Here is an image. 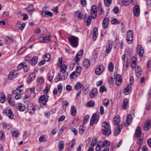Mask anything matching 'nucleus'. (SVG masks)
I'll use <instances>...</instances> for the list:
<instances>
[{
	"label": "nucleus",
	"mask_w": 151,
	"mask_h": 151,
	"mask_svg": "<svg viewBox=\"0 0 151 151\" xmlns=\"http://www.w3.org/2000/svg\"><path fill=\"white\" fill-rule=\"evenodd\" d=\"M61 73L62 74V75L61 74L59 73L56 76L55 79V82L65 80L68 78V74L67 72H63Z\"/></svg>",
	"instance_id": "1"
},
{
	"label": "nucleus",
	"mask_w": 151,
	"mask_h": 151,
	"mask_svg": "<svg viewBox=\"0 0 151 151\" xmlns=\"http://www.w3.org/2000/svg\"><path fill=\"white\" fill-rule=\"evenodd\" d=\"M68 40L71 45L74 47H76L78 45V38L74 36H70L68 38Z\"/></svg>",
	"instance_id": "2"
},
{
	"label": "nucleus",
	"mask_w": 151,
	"mask_h": 151,
	"mask_svg": "<svg viewBox=\"0 0 151 151\" xmlns=\"http://www.w3.org/2000/svg\"><path fill=\"white\" fill-rule=\"evenodd\" d=\"M99 118V113H94L92 115L90 121V125L92 126L93 124H96Z\"/></svg>",
	"instance_id": "3"
},
{
	"label": "nucleus",
	"mask_w": 151,
	"mask_h": 151,
	"mask_svg": "<svg viewBox=\"0 0 151 151\" xmlns=\"http://www.w3.org/2000/svg\"><path fill=\"white\" fill-rule=\"evenodd\" d=\"M48 96L47 97L46 95H44L41 96L39 98L38 102L39 103H41V107H43L45 105L48 100Z\"/></svg>",
	"instance_id": "4"
},
{
	"label": "nucleus",
	"mask_w": 151,
	"mask_h": 151,
	"mask_svg": "<svg viewBox=\"0 0 151 151\" xmlns=\"http://www.w3.org/2000/svg\"><path fill=\"white\" fill-rule=\"evenodd\" d=\"M126 38L128 43L131 44L133 39V33L131 30H129L127 31Z\"/></svg>",
	"instance_id": "5"
},
{
	"label": "nucleus",
	"mask_w": 151,
	"mask_h": 151,
	"mask_svg": "<svg viewBox=\"0 0 151 151\" xmlns=\"http://www.w3.org/2000/svg\"><path fill=\"white\" fill-rule=\"evenodd\" d=\"M91 13L92 18L95 19L97 15V8L96 5H93L92 6Z\"/></svg>",
	"instance_id": "6"
},
{
	"label": "nucleus",
	"mask_w": 151,
	"mask_h": 151,
	"mask_svg": "<svg viewBox=\"0 0 151 151\" xmlns=\"http://www.w3.org/2000/svg\"><path fill=\"white\" fill-rule=\"evenodd\" d=\"M18 73L17 71L13 70L11 71L9 74L8 76V79L9 80H11L16 78L18 75Z\"/></svg>",
	"instance_id": "7"
},
{
	"label": "nucleus",
	"mask_w": 151,
	"mask_h": 151,
	"mask_svg": "<svg viewBox=\"0 0 151 151\" xmlns=\"http://www.w3.org/2000/svg\"><path fill=\"white\" fill-rule=\"evenodd\" d=\"M133 13L134 15L136 17H138L140 13V9L139 6L136 5H135L133 9Z\"/></svg>",
	"instance_id": "8"
},
{
	"label": "nucleus",
	"mask_w": 151,
	"mask_h": 151,
	"mask_svg": "<svg viewBox=\"0 0 151 151\" xmlns=\"http://www.w3.org/2000/svg\"><path fill=\"white\" fill-rule=\"evenodd\" d=\"M105 68L102 65H99L98 68L96 69L95 71V73L97 75H100L104 70Z\"/></svg>",
	"instance_id": "9"
},
{
	"label": "nucleus",
	"mask_w": 151,
	"mask_h": 151,
	"mask_svg": "<svg viewBox=\"0 0 151 151\" xmlns=\"http://www.w3.org/2000/svg\"><path fill=\"white\" fill-rule=\"evenodd\" d=\"M27 108L28 112L30 113H33L35 111V107L32 103L29 104Z\"/></svg>",
	"instance_id": "10"
},
{
	"label": "nucleus",
	"mask_w": 151,
	"mask_h": 151,
	"mask_svg": "<svg viewBox=\"0 0 151 151\" xmlns=\"http://www.w3.org/2000/svg\"><path fill=\"white\" fill-rule=\"evenodd\" d=\"M51 36L49 35L45 37H43L40 38V41L44 43H49L52 42L50 38Z\"/></svg>",
	"instance_id": "11"
},
{
	"label": "nucleus",
	"mask_w": 151,
	"mask_h": 151,
	"mask_svg": "<svg viewBox=\"0 0 151 151\" xmlns=\"http://www.w3.org/2000/svg\"><path fill=\"white\" fill-rule=\"evenodd\" d=\"M97 94V89L96 88H93L90 91V96L91 98H93L96 96Z\"/></svg>",
	"instance_id": "12"
},
{
	"label": "nucleus",
	"mask_w": 151,
	"mask_h": 151,
	"mask_svg": "<svg viewBox=\"0 0 151 151\" xmlns=\"http://www.w3.org/2000/svg\"><path fill=\"white\" fill-rule=\"evenodd\" d=\"M137 52L139 56H142L144 52L143 48L140 45H138L137 48Z\"/></svg>",
	"instance_id": "13"
},
{
	"label": "nucleus",
	"mask_w": 151,
	"mask_h": 151,
	"mask_svg": "<svg viewBox=\"0 0 151 151\" xmlns=\"http://www.w3.org/2000/svg\"><path fill=\"white\" fill-rule=\"evenodd\" d=\"M122 128V125L121 124L118 125L116 126L114 130V135L115 136L117 135L121 131Z\"/></svg>",
	"instance_id": "14"
},
{
	"label": "nucleus",
	"mask_w": 151,
	"mask_h": 151,
	"mask_svg": "<svg viewBox=\"0 0 151 151\" xmlns=\"http://www.w3.org/2000/svg\"><path fill=\"white\" fill-rule=\"evenodd\" d=\"M116 84L117 86L120 85L122 82V78L121 75L117 74L116 78Z\"/></svg>",
	"instance_id": "15"
},
{
	"label": "nucleus",
	"mask_w": 151,
	"mask_h": 151,
	"mask_svg": "<svg viewBox=\"0 0 151 151\" xmlns=\"http://www.w3.org/2000/svg\"><path fill=\"white\" fill-rule=\"evenodd\" d=\"M121 118L118 115H116L113 119V122L114 125L117 126L120 122Z\"/></svg>",
	"instance_id": "16"
},
{
	"label": "nucleus",
	"mask_w": 151,
	"mask_h": 151,
	"mask_svg": "<svg viewBox=\"0 0 151 151\" xmlns=\"http://www.w3.org/2000/svg\"><path fill=\"white\" fill-rule=\"evenodd\" d=\"M4 112L6 114L7 116L10 119H12L14 118V115L13 114L12 110L11 109H7L5 111L3 110Z\"/></svg>",
	"instance_id": "17"
},
{
	"label": "nucleus",
	"mask_w": 151,
	"mask_h": 151,
	"mask_svg": "<svg viewBox=\"0 0 151 151\" xmlns=\"http://www.w3.org/2000/svg\"><path fill=\"white\" fill-rule=\"evenodd\" d=\"M83 54V51L82 50H81L77 54L76 57V60L77 63L82 57Z\"/></svg>",
	"instance_id": "18"
},
{
	"label": "nucleus",
	"mask_w": 151,
	"mask_h": 151,
	"mask_svg": "<svg viewBox=\"0 0 151 151\" xmlns=\"http://www.w3.org/2000/svg\"><path fill=\"white\" fill-rule=\"evenodd\" d=\"M17 109L20 111H23L26 109L24 105L21 103H18L17 104Z\"/></svg>",
	"instance_id": "19"
},
{
	"label": "nucleus",
	"mask_w": 151,
	"mask_h": 151,
	"mask_svg": "<svg viewBox=\"0 0 151 151\" xmlns=\"http://www.w3.org/2000/svg\"><path fill=\"white\" fill-rule=\"evenodd\" d=\"M132 0H119V3L122 6H127L132 2Z\"/></svg>",
	"instance_id": "20"
},
{
	"label": "nucleus",
	"mask_w": 151,
	"mask_h": 151,
	"mask_svg": "<svg viewBox=\"0 0 151 151\" xmlns=\"http://www.w3.org/2000/svg\"><path fill=\"white\" fill-rule=\"evenodd\" d=\"M151 127V121L150 120L147 121L144 126V129L145 130L147 131L150 129Z\"/></svg>",
	"instance_id": "21"
},
{
	"label": "nucleus",
	"mask_w": 151,
	"mask_h": 151,
	"mask_svg": "<svg viewBox=\"0 0 151 151\" xmlns=\"http://www.w3.org/2000/svg\"><path fill=\"white\" fill-rule=\"evenodd\" d=\"M41 14L42 16L45 17H46L47 16L52 17L53 15V13L52 12L44 10H42L41 11Z\"/></svg>",
	"instance_id": "22"
},
{
	"label": "nucleus",
	"mask_w": 151,
	"mask_h": 151,
	"mask_svg": "<svg viewBox=\"0 0 151 151\" xmlns=\"http://www.w3.org/2000/svg\"><path fill=\"white\" fill-rule=\"evenodd\" d=\"M102 133L104 135H109L111 134V130L109 128H104L102 129Z\"/></svg>",
	"instance_id": "23"
},
{
	"label": "nucleus",
	"mask_w": 151,
	"mask_h": 151,
	"mask_svg": "<svg viewBox=\"0 0 151 151\" xmlns=\"http://www.w3.org/2000/svg\"><path fill=\"white\" fill-rule=\"evenodd\" d=\"M132 90L131 86L130 85H128L124 91V93L127 95Z\"/></svg>",
	"instance_id": "24"
},
{
	"label": "nucleus",
	"mask_w": 151,
	"mask_h": 151,
	"mask_svg": "<svg viewBox=\"0 0 151 151\" xmlns=\"http://www.w3.org/2000/svg\"><path fill=\"white\" fill-rule=\"evenodd\" d=\"M135 135L137 137L143 136V135L141 133L140 129L139 127H137L136 129Z\"/></svg>",
	"instance_id": "25"
},
{
	"label": "nucleus",
	"mask_w": 151,
	"mask_h": 151,
	"mask_svg": "<svg viewBox=\"0 0 151 151\" xmlns=\"http://www.w3.org/2000/svg\"><path fill=\"white\" fill-rule=\"evenodd\" d=\"M76 142V141L75 139H73L71 141L69 144V146L70 147L68 148V150L69 151L71 150L75 146Z\"/></svg>",
	"instance_id": "26"
},
{
	"label": "nucleus",
	"mask_w": 151,
	"mask_h": 151,
	"mask_svg": "<svg viewBox=\"0 0 151 151\" xmlns=\"http://www.w3.org/2000/svg\"><path fill=\"white\" fill-rule=\"evenodd\" d=\"M6 100L5 95L3 92L0 93V102L1 103H4Z\"/></svg>",
	"instance_id": "27"
},
{
	"label": "nucleus",
	"mask_w": 151,
	"mask_h": 151,
	"mask_svg": "<svg viewBox=\"0 0 151 151\" xmlns=\"http://www.w3.org/2000/svg\"><path fill=\"white\" fill-rule=\"evenodd\" d=\"M136 75L137 77H139L142 73V69L140 67L137 66L136 70Z\"/></svg>",
	"instance_id": "28"
},
{
	"label": "nucleus",
	"mask_w": 151,
	"mask_h": 151,
	"mask_svg": "<svg viewBox=\"0 0 151 151\" xmlns=\"http://www.w3.org/2000/svg\"><path fill=\"white\" fill-rule=\"evenodd\" d=\"M102 24L103 27L104 28H106L107 27L109 24V20L108 18L105 17L103 21Z\"/></svg>",
	"instance_id": "29"
},
{
	"label": "nucleus",
	"mask_w": 151,
	"mask_h": 151,
	"mask_svg": "<svg viewBox=\"0 0 151 151\" xmlns=\"http://www.w3.org/2000/svg\"><path fill=\"white\" fill-rule=\"evenodd\" d=\"M81 70L82 68L81 66H78L76 68V71H74L77 74L76 75V77H78L80 75Z\"/></svg>",
	"instance_id": "30"
},
{
	"label": "nucleus",
	"mask_w": 151,
	"mask_h": 151,
	"mask_svg": "<svg viewBox=\"0 0 151 151\" xmlns=\"http://www.w3.org/2000/svg\"><path fill=\"white\" fill-rule=\"evenodd\" d=\"M76 107L73 105L72 106L71 109V113L72 116H74L76 114Z\"/></svg>",
	"instance_id": "31"
},
{
	"label": "nucleus",
	"mask_w": 151,
	"mask_h": 151,
	"mask_svg": "<svg viewBox=\"0 0 151 151\" xmlns=\"http://www.w3.org/2000/svg\"><path fill=\"white\" fill-rule=\"evenodd\" d=\"M17 25L18 26L19 28L22 31L25 26V23L21 24L20 22H18L17 24Z\"/></svg>",
	"instance_id": "32"
},
{
	"label": "nucleus",
	"mask_w": 151,
	"mask_h": 151,
	"mask_svg": "<svg viewBox=\"0 0 151 151\" xmlns=\"http://www.w3.org/2000/svg\"><path fill=\"white\" fill-rule=\"evenodd\" d=\"M132 116L130 114L128 115L126 119V122L127 124L128 125L132 123Z\"/></svg>",
	"instance_id": "33"
},
{
	"label": "nucleus",
	"mask_w": 151,
	"mask_h": 151,
	"mask_svg": "<svg viewBox=\"0 0 151 151\" xmlns=\"http://www.w3.org/2000/svg\"><path fill=\"white\" fill-rule=\"evenodd\" d=\"M12 135L14 137H17L19 134L18 131L16 129H13L12 130Z\"/></svg>",
	"instance_id": "34"
},
{
	"label": "nucleus",
	"mask_w": 151,
	"mask_h": 151,
	"mask_svg": "<svg viewBox=\"0 0 151 151\" xmlns=\"http://www.w3.org/2000/svg\"><path fill=\"white\" fill-rule=\"evenodd\" d=\"M67 69V67L66 65L63 64L60 65V73L67 72L66 70Z\"/></svg>",
	"instance_id": "35"
},
{
	"label": "nucleus",
	"mask_w": 151,
	"mask_h": 151,
	"mask_svg": "<svg viewBox=\"0 0 151 151\" xmlns=\"http://www.w3.org/2000/svg\"><path fill=\"white\" fill-rule=\"evenodd\" d=\"M95 104V102L93 101H91L86 103V106L88 107H93Z\"/></svg>",
	"instance_id": "36"
},
{
	"label": "nucleus",
	"mask_w": 151,
	"mask_h": 151,
	"mask_svg": "<svg viewBox=\"0 0 151 151\" xmlns=\"http://www.w3.org/2000/svg\"><path fill=\"white\" fill-rule=\"evenodd\" d=\"M90 63L89 60L88 59H85L83 62V65L86 68H87L90 65Z\"/></svg>",
	"instance_id": "37"
},
{
	"label": "nucleus",
	"mask_w": 151,
	"mask_h": 151,
	"mask_svg": "<svg viewBox=\"0 0 151 151\" xmlns=\"http://www.w3.org/2000/svg\"><path fill=\"white\" fill-rule=\"evenodd\" d=\"M76 15L78 17V19L81 20L83 18V14L79 11H77L76 12Z\"/></svg>",
	"instance_id": "38"
},
{
	"label": "nucleus",
	"mask_w": 151,
	"mask_h": 151,
	"mask_svg": "<svg viewBox=\"0 0 151 151\" xmlns=\"http://www.w3.org/2000/svg\"><path fill=\"white\" fill-rule=\"evenodd\" d=\"M4 40L5 42L9 44L12 43L14 41L13 39L12 38L9 37L7 36L5 38Z\"/></svg>",
	"instance_id": "39"
},
{
	"label": "nucleus",
	"mask_w": 151,
	"mask_h": 151,
	"mask_svg": "<svg viewBox=\"0 0 151 151\" xmlns=\"http://www.w3.org/2000/svg\"><path fill=\"white\" fill-rule=\"evenodd\" d=\"M38 58L36 56L34 57L31 61V63L32 65H35L37 62Z\"/></svg>",
	"instance_id": "40"
},
{
	"label": "nucleus",
	"mask_w": 151,
	"mask_h": 151,
	"mask_svg": "<svg viewBox=\"0 0 151 151\" xmlns=\"http://www.w3.org/2000/svg\"><path fill=\"white\" fill-rule=\"evenodd\" d=\"M83 86V85L81 84L80 82H78L76 83L75 86V88L76 90H79Z\"/></svg>",
	"instance_id": "41"
},
{
	"label": "nucleus",
	"mask_w": 151,
	"mask_h": 151,
	"mask_svg": "<svg viewBox=\"0 0 151 151\" xmlns=\"http://www.w3.org/2000/svg\"><path fill=\"white\" fill-rule=\"evenodd\" d=\"M136 58L135 57H134L132 58V61L131 63V66L132 69H134L136 66Z\"/></svg>",
	"instance_id": "42"
},
{
	"label": "nucleus",
	"mask_w": 151,
	"mask_h": 151,
	"mask_svg": "<svg viewBox=\"0 0 151 151\" xmlns=\"http://www.w3.org/2000/svg\"><path fill=\"white\" fill-rule=\"evenodd\" d=\"M104 4L106 7H109L112 3V0H104Z\"/></svg>",
	"instance_id": "43"
},
{
	"label": "nucleus",
	"mask_w": 151,
	"mask_h": 151,
	"mask_svg": "<svg viewBox=\"0 0 151 151\" xmlns=\"http://www.w3.org/2000/svg\"><path fill=\"white\" fill-rule=\"evenodd\" d=\"M98 12L99 13L100 15L103 13L104 10L103 8L100 4L98 5Z\"/></svg>",
	"instance_id": "44"
},
{
	"label": "nucleus",
	"mask_w": 151,
	"mask_h": 151,
	"mask_svg": "<svg viewBox=\"0 0 151 151\" xmlns=\"http://www.w3.org/2000/svg\"><path fill=\"white\" fill-rule=\"evenodd\" d=\"M128 101L127 99H125L124 100L123 105L124 109H127L128 106Z\"/></svg>",
	"instance_id": "45"
},
{
	"label": "nucleus",
	"mask_w": 151,
	"mask_h": 151,
	"mask_svg": "<svg viewBox=\"0 0 151 151\" xmlns=\"http://www.w3.org/2000/svg\"><path fill=\"white\" fill-rule=\"evenodd\" d=\"M86 130V128L83 125H81L79 128V133L82 134Z\"/></svg>",
	"instance_id": "46"
},
{
	"label": "nucleus",
	"mask_w": 151,
	"mask_h": 151,
	"mask_svg": "<svg viewBox=\"0 0 151 151\" xmlns=\"http://www.w3.org/2000/svg\"><path fill=\"white\" fill-rule=\"evenodd\" d=\"M2 126L4 128L7 129H9L11 127V125L10 124H8L6 122L3 123Z\"/></svg>",
	"instance_id": "47"
},
{
	"label": "nucleus",
	"mask_w": 151,
	"mask_h": 151,
	"mask_svg": "<svg viewBox=\"0 0 151 151\" xmlns=\"http://www.w3.org/2000/svg\"><path fill=\"white\" fill-rule=\"evenodd\" d=\"M112 47V45L111 44H109V46L106 47V51L108 53H109L111 51Z\"/></svg>",
	"instance_id": "48"
},
{
	"label": "nucleus",
	"mask_w": 151,
	"mask_h": 151,
	"mask_svg": "<svg viewBox=\"0 0 151 151\" xmlns=\"http://www.w3.org/2000/svg\"><path fill=\"white\" fill-rule=\"evenodd\" d=\"M57 88L58 92L60 93H61L63 90V84L61 83L59 84Z\"/></svg>",
	"instance_id": "49"
},
{
	"label": "nucleus",
	"mask_w": 151,
	"mask_h": 151,
	"mask_svg": "<svg viewBox=\"0 0 151 151\" xmlns=\"http://www.w3.org/2000/svg\"><path fill=\"white\" fill-rule=\"evenodd\" d=\"M89 116L88 115H86L84 117V120L83 124H85L87 123L89 119Z\"/></svg>",
	"instance_id": "50"
},
{
	"label": "nucleus",
	"mask_w": 151,
	"mask_h": 151,
	"mask_svg": "<svg viewBox=\"0 0 151 151\" xmlns=\"http://www.w3.org/2000/svg\"><path fill=\"white\" fill-rule=\"evenodd\" d=\"M58 147L60 149H62L64 147V144L63 141H60L58 144Z\"/></svg>",
	"instance_id": "51"
},
{
	"label": "nucleus",
	"mask_w": 151,
	"mask_h": 151,
	"mask_svg": "<svg viewBox=\"0 0 151 151\" xmlns=\"http://www.w3.org/2000/svg\"><path fill=\"white\" fill-rule=\"evenodd\" d=\"M109 70L110 72L113 71L114 69L113 64L112 62H110L108 66Z\"/></svg>",
	"instance_id": "52"
},
{
	"label": "nucleus",
	"mask_w": 151,
	"mask_h": 151,
	"mask_svg": "<svg viewBox=\"0 0 151 151\" xmlns=\"http://www.w3.org/2000/svg\"><path fill=\"white\" fill-rule=\"evenodd\" d=\"M26 48L25 47H23L21 48L19 51V54L22 55L24 53L26 50Z\"/></svg>",
	"instance_id": "53"
},
{
	"label": "nucleus",
	"mask_w": 151,
	"mask_h": 151,
	"mask_svg": "<svg viewBox=\"0 0 151 151\" xmlns=\"http://www.w3.org/2000/svg\"><path fill=\"white\" fill-rule=\"evenodd\" d=\"M50 58V55L49 54H46L44 56V60L46 61H49Z\"/></svg>",
	"instance_id": "54"
},
{
	"label": "nucleus",
	"mask_w": 151,
	"mask_h": 151,
	"mask_svg": "<svg viewBox=\"0 0 151 151\" xmlns=\"http://www.w3.org/2000/svg\"><path fill=\"white\" fill-rule=\"evenodd\" d=\"M102 125L105 128H109L110 127V124L106 122H103L102 123Z\"/></svg>",
	"instance_id": "55"
},
{
	"label": "nucleus",
	"mask_w": 151,
	"mask_h": 151,
	"mask_svg": "<svg viewBox=\"0 0 151 151\" xmlns=\"http://www.w3.org/2000/svg\"><path fill=\"white\" fill-rule=\"evenodd\" d=\"M106 91V88L104 86H101L100 88V92L103 93Z\"/></svg>",
	"instance_id": "56"
},
{
	"label": "nucleus",
	"mask_w": 151,
	"mask_h": 151,
	"mask_svg": "<svg viewBox=\"0 0 151 151\" xmlns=\"http://www.w3.org/2000/svg\"><path fill=\"white\" fill-rule=\"evenodd\" d=\"M25 64V62H23L20 63L17 66L18 69V70H20L22 68H23Z\"/></svg>",
	"instance_id": "57"
},
{
	"label": "nucleus",
	"mask_w": 151,
	"mask_h": 151,
	"mask_svg": "<svg viewBox=\"0 0 151 151\" xmlns=\"http://www.w3.org/2000/svg\"><path fill=\"white\" fill-rule=\"evenodd\" d=\"M91 17L90 16H89L87 19L86 20V25L87 26H89L91 23Z\"/></svg>",
	"instance_id": "58"
},
{
	"label": "nucleus",
	"mask_w": 151,
	"mask_h": 151,
	"mask_svg": "<svg viewBox=\"0 0 151 151\" xmlns=\"http://www.w3.org/2000/svg\"><path fill=\"white\" fill-rule=\"evenodd\" d=\"M97 142V140L96 139H93L91 143V145L92 147H94L96 145Z\"/></svg>",
	"instance_id": "59"
},
{
	"label": "nucleus",
	"mask_w": 151,
	"mask_h": 151,
	"mask_svg": "<svg viewBox=\"0 0 151 151\" xmlns=\"http://www.w3.org/2000/svg\"><path fill=\"white\" fill-rule=\"evenodd\" d=\"M109 104V100L108 99H106L104 100V102L103 103V105L104 106H106L108 105Z\"/></svg>",
	"instance_id": "60"
},
{
	"label": "nucleus",
	"mask_w": 151,
	"mask_h": 151,
	"mask_svg": "<svg viewBox=\"0 0 151 151\" xmlns=\"http://www.w3.org/2000/svg\"><path fill=\"white\" fill-rule=\"evenodd\" d=\"M98 35V32H93V39L94 41L96 40Z\"/></svg>",
	"instance_id": "61"
},
{
	"label": "nucleus",
	"mask_w": 151,
	"mask_h": 151,
	"mask_svg": "<svg viewBox=\"0 0 151 151\" xmlns=\"http://www.w3.org/2000/svg\"><path fill=\"white\" fill-rule=\"evenodd\" d=\"M119 8L117 7H114L113 9L114 12L115 14H117L119 12Z\"/></svg>",
	"instance_id": "62"
},
{
	"label": "nucleus",
	"mask_w": 151,
	"mask_h": 151,
	"mask_svg": "<svg viewBox=\"0 0 151 151\" xmlns=\"http://www.w3.org/2000/svg\"><path fill=\"white\" fill-rule=\"evenodd\" d=\"M70 130L71 131L73 132L76 135L77 134L78 132L77 129L75 128H70Z\"/></svg>",
	"instance_id": "63"
},
{
	"label": "nucleus",
	"mask_w": 151,
	"mask_h": 151,
	"mask_svg": "<svg viewBox=\"0 0 151 151\" xmlns=\"http://www.w3.org/2000/svg\"><path fill=\"white\" fill-rule=\"evenodd\" d=\"M27 10L29 12H31L33 10V7L32 5H29L27 8Z\"/></svg>",
	"instance_id": "64"
}]
</instances>
